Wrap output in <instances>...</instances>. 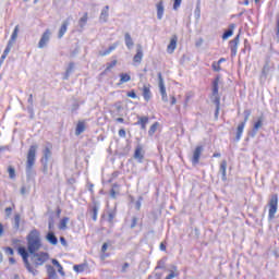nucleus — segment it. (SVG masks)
Here are the masks:
<instances>
[{"label":"nucleus","instance_id":"09e8293b","mask_svg":"<svg viewBox=\"0 0 279 279\" xmlns=\"http://www.w3.org/2000/svg\"><path fill=\"white\" fill-rule=\"evenodd\" d=\"M5 254H8L9 256H14V250L12 247H7L4 250Z\"/></svg>","mask_w":279,"mask_h":279},{"label":"nucleus","instance_id":"49530a36","mask_svg":"<svg viewBox=\"0 0 279 279\" xmlns=\"http://www.w3.org/2000/svg\"><path fill=\"white\" fill-rule=\"evenodd\" d=\"M11 50H12V44L11 41H9L7 48L3 51L4 56H8V53H10Z\"/></svg>","mask_w":279,"mask_h":279},{"label":"nucleus","instance_id":"603ef678","mask_svg":"<svg viewBox=\"0 0 279 279\" xmlns=\"http://www.w3.org/2000/svg\"><path fill=\"white\" fill-rule=\"evenodd\" d=\"M141 202H143V197H140L138 201L135 203L136 210H141Z\"/></svg>","mask_w":279,"mask_h":279},{"label":"nucleus","instance_id":"412c9836","mask_svg":"<svg viewBox=\"0 0 279 279\" xmlns=\"http://www.w3.org/2000/svg\"><path fill=\"white\" fill-rule=\"evenodd\" d=\"M133 62L141 64L143 62V48L141 46L137 47L136 54L133 58Z\"/></svg>","mask_w":279,"mask_h":279},{"label":"nucleus","instance_id":"052dcab7","mask_svg":"<svg viewBox=\"0 0 279 279\" xmlns=\"http://www.w3.org/2000/svg\"><path fill=\"white\" fill-rule=\"evenodd\" d=\"M108 250V243H104L101 246V252L105 253Z\"/></svg>","mask_w":279,"mask_h":279},{"label":"nucleus","instance_id":"20e7f679","mask_svg":"<svg viewBox=\"0 0 279 279\" xmlns=\"http://www.w3.org/2000/svg\"><path fill=\"white\" fill-rule=\"evenodd\" d=\"M20 256H22L23 263L25 265V268L27 269L28 274H32V276H38V270L34 269V267H32V264L29 263V251H27V248L21 246L17 250Z\"/></svg>","mask_w":279,"mask_h":279},{"label":"nucleus","instance_id":"c756f323","mask_svg":"<svg viewBox=\"0 0 279 279\" xmlns=\"http://www.w3.org/2000/svg\"><path fill=\"white\" fill-rule=\"evenodd\" d=\"M43 154L44 156L41 158V162H49V158H51V149H49V147H46Z\"/></svg>","mask_w":279,"mask_h":279},{"label":"nucleus","instance_id":"9b49d317","mask_svg":"<svg viewBox=\"0 0 279 279\" xmlns=\"http://www.w3.org/2000/svg\"><path fill=\"white\" fill-rule=\"evenodd\" d=\"M178 49V35H173L170 39V44L167 47L168 53H173Z\"/></svg>","mask_w":279,"mask_h":279},{"label":"nucleus","instance_id":"680f3d73","mask_svg":"<svg viewBox=\"0 0 279 279\" xmlns=\"http://www.w3.org/2000/svg\"><path fill=\"white\" fill-rule=\"evenodd\" d=\"M60 243H61L63 246H66V239H64V236H61V238H60Z\"/></svg>","mask_w":279,"mask_h":279},{"label":"nucleus","instance_id":"a18cd8bd","mask_svg":"<svg viewBox=\"0 0 279 279\" xmlns=\"http://www.w3.org/2000/svg\"><path fill=\"white\" fill-rule=\"evenodd\" d=\"M180 5H182V0H174L173 10H180Z\"/></svg>","mask_w":279,"mask_h":279},{"label":"nucleus","instance_id":"423d86ee","mask_svg":"<svg viewBox=\"0 0 279 279\" xmlns=\"http://www.w3.org/2000/svg\"><path fill=\"white\" fill-rule=\"evenodd\" d=\"M38 150V145H32L27 153L26 160V173H32L34 165H36V151Z\"/></svg>","mask_w":279,"mask_h":279},{"label":"nucleus","instance_id":"6e6552de","mask_svg":"<svg viewBox=\"0 0 279 279\" xmlns=\"http://www.w3.org/2000/svg\"><path fill=\"white\" fill-rule=\"evenodd\" d=\"M49 40H51V31L47 28L41 35V38L38 43V48L45 49V47H47V45L49 44Z\"/></svg>","mask_w":279,"mask_h":279},{"label":"nucleus","instance_id":"c03bdc74","mask_svg":"<svg viewBox=\"0 0 279 279\" xmlns=\"http://www.w3.org/2000/svg\"><path fill=\"white\" fill-rule=\"evenodd\" d=\"M244 114H245V117H244L243 123H247V121H250V116L252 114V111L245 110Z\"/></svg>","mask_w":279,"mask_h":279},{"label":"nucleus","instance_id":"4be33fe9","mask_svg":"<svg viewBox=\"0 0 279 279\" xmlns=\"http://www.w3.org/2000/svg\"><path fill=\"white\" fill-rule=\"evenodd\" d=\"M236 27L235 24H230L229 28L223 33L222 40H228L232 34H234V28Z\"/></svg>","mask_w":279,"mask_h":279},{"label":"nucleus","instance_id":"5701e85b","mask_svg":"<svg viewBox=\"0 0 279 279\" xmlns=\"http://www.w3.org/2000/svg\"><path fill=\"white\" fill-rule=\"evenodd\" d=\"M51 263L54 267H57L58 274H60V276H62V277L66 276V274L64 272V268L62 267L60 262H58V259L53 258V259H51Z\"/></svg>","mask_w":279,"mask_h":279},{"label":"nucleus","instance_id":"c85d7f7f","mask_svg":"<svg viewBox=\"0 0 279 279\" xmlns=\"http://www.w3.org/2000/svg\"><path fill=\"white\" fill-rule=\"evenodd\" d=\"M47 241L51 243V245H58V238L53 232H49L46 236Z\"/></svg>","mask_w":279,"mask_h":279},{"label":"nucleus","instance_id":"cd10ccee","mask_svg":"<svg viewBox=\"0 0 279 279\" xmlns=\"http://www.w3.org/2000/svg\"><path fill=\"white\" fill-rule=\"evenodd\" d=\"M86 131V124L84 122H78L75 130V135L80 136V134H83V132Z\"/></svg>","mask_w":279,"mask_h":279},{"label":"nucleus","instance_id":"e433bc0d","mask_svg":"<svg viewBox=\"0 0 279 279\" xmlns=\"http://www.w3.org/2000/svg\"><path fill=\"white\" fill-rule=\"evenodd\" d=\"M66 223H69V217L62 218L59 223V230H66Z\"/></svg>","mask_w":279,"mask_h":279},{"label":"nucleus","instance_id":"393cba45","mask_svg":"<svg viewBox=\"0 0 279 279\" xmlns=\"http://www.w3.org/2000/svg\"><path fill=\"white\" fill-rule=\"evenodd\" d=\"M117 47H119V41H116L114 44H112L107 50L105 51H100L99 56H110V53H112V51H114V49H117Z\"/></svg>","mask_w":279,"mask_h":279},{"label":"nucleus","instance_id":"338daca9","mask_svg":"<svg viewBox=\"0 0 279 279\" xmlns=\"http://www.w3.org/2000/svg\"><path fill=\"white\" fill-rule=\"evenodd\" d=\"M0 236H3V223L0 222Z\"/></svg>","mask_w":279,"mask_h":279},{"label":"nucleus","instance_id":"a19ab883","mask_svg":"<svg viewBox=\"0 0 279 279\" xmlns=\"http://www.w3.org/2000/svg\"><path fill=\"white\" fill-rule=\"evenodd\" d=\"M211 68H213L214 71L219 73V71H221V63H219L218 61H214L213 64H211Z\"/></svg>","mask_w":279,"mask_h":279},{"label":"nucleus","instance_id":"79ce46f5","mask_svg":"<svg viewBox=\"0 0 279 279\" xmlns=\"http://www.w3.org/2000/svg\"><path fill=\"white\" fill-rule=\"evenodd\" d=\"M43 163V173H45V175H47L49 173V161H41Z\"/></svg>","mask_w":279,"mask_h":279},{"label":"nucleus","instance_id":"dca6fc26","mask_svg":"<svg viewBox=\"0 0 279 279\" xmlns=\"http://www.w3.org/2000/svg\"><path fill=\"white\" fill-rule=\"evenodd\" d=\"M86 23H88V13H84L83 16L78 20V32H84Z\"/></svg>","mask_w":279,"mask_h":279},{"label":"nucleus","instance_id":"2eb2a0df","mask_svg":"<svg viewBox=\"0 0 279 279\" xmlns=\"http://www.w3.org/2000/svg\"><path fill=\"white\" fill-rule=\"evenodd\" d=\"M156 8H157V19L158 21H162V16H165V3L162 1H159Z\"/></svg>","mask_w":279,"mask_h":279},{"label":"nucleus","instance_id":"72a5a7b5","mask_svg":"<svg viewBox=\"0 0 279 279\" xmlns=\"http://www.w3.org/2000/svg\"><path fill=\"white\" fill-rule=\"evenodd\" d=\"M130 80H132V76H130V74H128V73L120 74V84H125V83L130 82Z\"/></svg>","mask_w":279,"mask_h":279},{"label":"nucleus","instance_id":"473e14b6","mask_svg":"<svg viewBox=\"0 0 279 279\" xmlns=\"http://www.w3.org/2000/svg\"><path fill=\"white\" fill-rule=\"evenodd\" d=\"M260 128H263V118H258L257 122L254 124V128H253V136L256 135V132H258V130H260Z\"/></svg>","mask_w":279,"mask_h":279},{"label":"nucleus","instance_id":"f704fd0d","mask_svg":"<svg viewBox=\"0 0 279 279\" xmlns=\"http://www.w3.org/2000/svg\"><path fill=\"white\" fill-rule=\"evenodd\" d=\"M73 269L76 274H82L86 269V264L74 265Z\"/></svg>","mask_w":279,"mask_h":279},{"label":"nucleus","instance_id":"37998d69","mask_svg":"<svg viewBox=\"0 0 279 279\" xmlns=\"http://www.w3.org/2000/svg\"><path fill=\"white\" fill-rule=\"evenodd\" d=\"M117 66V60L111 61L107 64L106 71H110L111 69H114Z\"/></svg>","mask_w":279,"mask_h":279},{"label":"nucleus","instance_id":"2f4dec72","mask_svg":"<svg viewBox=\"0 0 279 279\" xmlns=\"http://www.w3.org/2000/svg\"><path fill=\"white\" fill-rule=\"evenodd\" d=\"M27 101L31 105V107H28V111L31 112V119H34V108H32V106H34V95L33 94L29 95Z\"/></svg>","mask_w":279,"mask_h":279},{"label":"nucleus","instance_id":"aec40b11","mask_svg":"<svg viewBox=\"0 0 279 279\" xmlns=\"http://www.w3.org/2000/svg\"><path fill=\"white\" fill-rule=\"evenodd\" d=\"M69 20L63 21L59 29L58 38H62L66 34V29H69Z\"/></svg>","mask_w":279,"mask_h":279},{"label":"nucleus","instance_id":"39448f33","mask_svg":"<svg viewBox=\"0 0 279 279\" xmlns=\"http://www.w3.org/2000/svg\"><path fill=\"white\" fill-rule=\"evenodd\" d=\"M268 207V221L276 219V213H278V194H272L267 204Z\"/></svg>","mask_w":279,"mask_h":279},{"label":"nucleus","instance_id":"9d476101","mask_svg":"<svg viewBox=\"0 0 279 279\" xmlns=\"http://www.w3.org/2000/svg\"><path fill=\"white\" fill-rule=\"evenodd\" d=\"M202 151H204V146H197L193 151L192 165H199V158H202Z\"/></svg>","mask_w":279,"mask_h":279},{"label":"nucleus","instance_id":"864d4df0","mask_svg":"<svg viewBox=\"0 0 279 279\" xmlns=\"http://www.w3.org/2000/svg\"><path fill=\"white\" fill-rule=\"evenodd\" d=\"M119 136H120V138H125L126 133H125L124 129L119 130Z\"/></svg>","mask_w":279,"mask_h":279},{"label":"nucleus","instance_id":"1a4fd4ad","mask_svg":"<svg viewBox=\"0 0 279 279\" xmlns=\"http://www.w3.org/2000/svg\"><path fill=\"white\" fill-rule=\"evenodd\" d=\"M133 158L137 160V162L143 163V160L145 158V151L143 150V145L137 144V146L135 147Z\"/></svg>","mask_w":279,"mask_h":279},{"label":"nucleus","instance_id":"69168bd1","mask_svg":"<svg viewBox=\"0 0 279 279\" xmlns=\"http://www.w3.org/2000/svg\"><path fill=\"white\" fill-rule=\"evenodd\" d=\"M178 102V100L175 99V96L171 97V106H175V104Z\"/></svg>","mask_w":279,"mask_h":279},{"label":"nucleus","instance_id":"4d7b16f0","mask_svg":"<svg viewBox=\"0 0 279 279\" xmlns=\"http://www.w3.org/2000/svg\"><path fill=\"white\" fill-rule=\"evenodd\" d=\"M74 64L73 63H70L69 64V68L66 69L68 73H73V69H74Z\"/></svg>","mask_w":279,"mask_h":279},{"label":"nucleus","instance_id":"ea45409f","mask_svg":"<svg viewBox=\"0 0 279 279\" xmlns=\"http://www.w3.org/2000/svg\"><path fill=\"white\" fill-rule=\"evenodd\" d=\"M157 130H158V122L154 123V124L150 126V129H149V131H148L149 136H154V134H156V131H157Z\"/></svg>","mask_w":279,"mask_h":279},{"label":"nucleus","instance_id":"ddd939ff","mask_svg":"<svg viewBox=\"0 0 279 279\" xmlns=\"http://www.w3.org/2000/svg\"><path fill=\"white\" fill-rule=\"evenodd\" d=\"M110 7L106 5L100 13L99 21L100 23H108V17L110 16Z\"/></svg>","mask_w":279,"mask_h":279},{"label":"nucleus","instance_id":"f03ea898","mask_svg":"<svg viewBox=\"0 0 279 279\" xmlns=\"http://www.w3.org/2000/svg\"><path fill=\"white\" fill-rule=\"evenodd\" d=\"M29 264L33 269H36L38 271V267H43L47 260H49V253L47 252H36V253H29Z\"/></svg>","mask_w":279,"mask_h":279},{"label":"nucleus","instance_id":"7ed1b4c3","mask_svg":"<svg viewBox=\"0 0 279 279\" xmlns=\"http://www.w3.org/2000/svg\"><path fill=\"white\" fill-rule=\"evenodd\" d=\"M219 82H221V76L217 75L215 80L213 81V95H211V101H214L216 106V112L215 117H219V110L221 106V97H219Z\"/></svg>","mask_w":279,"mask_h":279},{"label":"nucleus","instance_id":"b1692460","mask_svg":"<svg viewBox=\"0 0 279 279\" xmlns=\"http://www.w3.org/2000/svg\"><path fill=\"white\" fill-rule=\"evenodd\" d=\"M124 43L128 49H132V47H134V40L132 39V35H130V33L124 34Z\"/></svg>","mask_w":279,"mask_h":279},{"label":"nucleus","instance_id":"13d9d810","mask_svg":"<svg viewBox=\"0 0 279 279\" xmlns=\"http://www.w3.org/2000/svg\"><path fill=\"white\" fill-rule=\"evenodd\" d=\"M156 269H165V263L159 262L158 265L156 266Z\"/></svg>","mask_w":279,"mask_h":279},{"label":"nucleus","instance_id":"3c124183","mask_svg":"<svg viewBox=\"0 0 279 279\" xmlns=\"http://www.w3.org/2000/svg\"><path fill=\"white\" fill-rule=\"evenodd\" d=\"M126 96L128 97H131V99H136V92H134V90H131V92H129L128 94H126Z\"/></svg>","mask_w":279,"mask_h":279},{"label":"nucleus","instance_id":"7c9ffc66","mask_svg":"<svg viewBox=\"0 0 279 279\" xmlns=\"http://www.w3.org/2000/svg\"><path fill=\"white\" fill-rule=\"evenodd\" d=\"M90 215H92V219L93 221L97 220V215H99V205L95 204L92 209H90Z\"/></svg>","mask_w":279,"mask_h":279},{"label":"nucleus","instance_id":"a211bd4d","mask_svg":"<svg viewBox=\"0 0 279 279\" xmlns=\"http://www.w3.org/2000/svg\"><path fill=\"white\" fill-rule=\"evenodd\" d=\"M148 123H149L148 117H138V121L135 123V125H141L142 130H146Z\"/></svg>","mask_w":279,"mask_h":279},{"label":"nucleus","instance_id":"774afa93","mask_svg":"<svg viewBox=\"0 0 279 279\" xmlns=\"http://www.w3.org/2000/svg\"><path fill=\"white\" fill-rule=\"evenodd\" d=\"M113 219H114V214L110 213L109 214V221H113Z\"/></svg>","mask_w":279,"mask_h":279},{"label":"nucleus","instance_id":"5fc2aeb1","mask_svg":"<svg viewBox=\"0 0 279 279\" xmlns=\"http://www.w3.org/2000/svg\"><path fill=\"white\" fill-rule=\"evenodd\" d=\"M129 268H130V264L124 263V265L122 266V274H125V271H128Z\"/></svg>","mask_w":279,"mask_h":279},{"label":"nucleus","instance_id":"4468645a","mask_svg":"<svg viewBox=\"0 0 279 279\" xmlns=\"http://www.w3.org/2000/svg\"><path fill=\"white\" fill-rule=\"evenodd\" d=\"M151 85H144L142 88V95L145 101H149L151 99Z\"/></svg>","mask_w":279,"mask_h":279},{"label":"nucleus","instance_id":"58836bf2","mask_svg":"<svg viewBox=\"0 0 279 279\" xmlns=\"http://www.w3.org/2000/svg\"><path fill=\"white\" fill-rule=\"evenodd\" d=\"M268 73H269V65L265 64L263 70H262V78L264 77V80H267Z\"/></svg>","mask_w":279,"mask_h":279},{"label":"nucleus","instance_id":"f3484780","mask_svg":"<svg viewBox=\"0 0 279 279\" xmlns=\"http://www.w3.org/2000/svg\"><path fill=\"white\" fill-rule=\"evenodd\" d=\"M12 226H13V229L15 230V232H19V230L21 228V215L20 214L14 215V218L12 220Z\"/></svg>","mask_w":279,"mask_h":279},{"label":"nucleus","instance_id":"0e129e2a","mask_svg":"<svg viewBox=\"0 0 279 279\" xmlns=\"http://www.w3.org/2000/svg\"><path fill=\"white\" fill-rule=\"evenodd\" d=\"M9 263L10 265H16V259H14V257H10Z\"/></svg>","mask_w":279,"mask_h":279},{"label":"nucleus","instance_id":"a878e982","mask_svg":"<svg viewBox=\"0 0 279 279\" xmlns=\"http://www.w3.org/2000/svg\"><path fill=\"white\" fill-rule=\"evenodd\" d=\"M243 130H245V122H241L238 125L235 141H241V136H243Z\"/></svg>","mask_w":279,"mask_h":279},{"label":"nucleus","instance_id":"e2e57ef3","mask_svg":"<svg viewBox=\"0 0 279 279\" xmlns=\"http://www.w3.org/2000/svg\"><path fill=\"white\" fill-rule=\"evenodd\" d=\"M110 195L113 199L117 198V192L114 191V189L110 191Z\"/></svg>","mask_w":279,"mask_h":279},{"label":"nucleus","instance_id":"bf43d9fd","mask_svg":"<svg viewBox=\"0 0 279 279\" xmlns=\"http://www.w3.org/2000/svg\"><path fill=\"white\" fill-rule=\"evenodd\" d=\"M27 187H25V186H22L21 187V195H27Z\"/></svg>","mask_w":279,"mask_h":279},{"label":"nucleus","instance_id":"0eeeda50","mask_svg":"<svg viewBox=\"0 0 279 279\" xmlns=\"http://www.w3.org/2000/svg\"><path fill=\"white\" fill-rule=\"evenodd\" d=\"M158 86L159 93L161 95V100L167 104L169 101V96H167V87H165V78H162V73H158Z\"/></svg>","mask_w":279,"mask_h":279},{"label":"nucleus","instance_id":"f257e3e1","mask_svg":"<svg viewBox=\"0 0 279 279\" xmlns=\"http://www.w3.org/2000/svg\"><path fill=\"white\" fill-rule=\"evenodd\" d=\"M28 254H34L43 247V242L40 241V232L38 230H32L26 238Z\"/></svg>","mask_w":279,"mask_h":279},{"label":"nucleus","instance_id":"c9c22d12","mask_svg":"<svg viewBox=\"0 0 279 279\" xmlns=\"http://www.w3.org/2000/svg\"><path fill=\"white\" fill-rule=\"evenodd\" d=\"M16 38H19V25L15 26L9 43H11V45H12V43H14L16 40Z\"/></svg>","mask_w":279,"mask_h":279},{"label":"nucleus","instance_id":"8fccbe9b","mask_svg":"<svg viewBox=\"0 0 279 279\" xmlns=\"http://www.w3.org/2000/svg\"><path fill=\"white\" fill-rule=\"evenodd\" d=\"M4 213H5L7 217L10 218L12 216V207H7L4 209Z\"/></svg>","mask_w":279,"mask_h":279},{"label":"nucleus","instance_id":"bb28decb","mask_svg":"<svg viewBox=\"0 0 279 279\" xmlns=\"http://www.w3.org/2000/svg\"><path fill=\"white\" fill-rule=\"evenodd\" d=\"M226 169H228V162L226 160H223L220 163V173L222 175L223 182H226V180H228V177L226 175Z\"/></svg>","mask_w":279,"mask_h":279},{"label":"nucleus","instance_id":"de8ad7c7","mask_svg":"<svg viewBox=\"0 0 279 279\" xmlns=\"http://www.w3.org/2000/svg\"><path fill=\"white\" fill-rule=\"evenodd\" d=\"M137 223H138V218L133 217V218H132L131 228H132V229L136 228Z\"/></svg>","mask_w":279,"mask_h":279},{"label":"nucleus","instance_id":"6e6d98bb","mask_svg":"<svg viewBox=\"0 0 279 279\" xmlns=\"http://www.w3.org/2000/svg\"><path fill=\"white\" fill-rule=\"evenodd\" d=\"M87 189L90 193H93V189H95V184L87 182Z\"/></svg>","mask_w":279,"mask_h":279},{"label":"nucleus","instance_id":"f8f14e48","mask_svg":"<svg viewBox=\"0 0 279 279\" xmlns=\"http://www.w3.org/2000/svg\"><path fill=\"white\" fill-rule=\"evenodd\" d=\"M239 38L240 36H235L234 39L230 41L231 56L234 58L236 56V51L239 49Z\"/></svg>","mask_w":279,"mask_h":279},{"label":"nucleus","instance_id":"6ab92c4d","mask_svg":"<svg viewBox=\"0 0 279 279\" xmlns=\"http://www.w3.org/2000/svg\"><path fill=\"white\" fill-rule=\"evenodd\" d=\"M46 269L49 279H58V274L56 272V268H53V266L47 265Z\"/></svg>","mask_w":279,"mask_h":279},{"label":"nucleus","instance_id":"4c0bfd02","mask_svg":"<svg viewBox=\"0 0 279 279\" xmlns=\"http://www.w3.org/2000/svg\"><path fill=\"white\" fill-rule=\"evenodd\" d=\"M8 173H9V178L11 180H14L16 178V170L14 169V167L9 166L8 167Z\"/></svg>","mask_w":279,"mask_h":279}]
</instances>
